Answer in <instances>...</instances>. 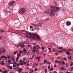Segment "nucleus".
<instances>
[{"instance_id": "54", "label": "nucleus", "mask_w": 73, "mask_h": 73, "mask_svg": "<svg viewBox=\"0 0 73 73\" xmlns=\"http://www.w3.org/2000/svg\"><path fill=\"white\" fill-rule=\"evenodd\" d=\"M7 67L8 69H9L10 68V67H9V66H8Z\"/></svg>"}, {"instance_id": "43", "label": "nucleus", "mask_w": 73, "mask_h": 73, "mask_svg": "<svg viewBox=\"0 0 73 73\" xmlns=\"http://www.w3.org/2000/svg\"><path fill=\"white\" fill-rule=\"evenodd\" d=\"M19 64L21 65H23V63L22 62H20V63H19Z\"/></svg>"}, {"instance_id": "35", "label": "nucleus", "mask_w": 73, "mask_h": 73, "mask_svg": "<svg viewBox=\"0 0 73 73\" xmlns=\"http://www.w3.org/2000/svg\"><path fill=\"white\" fill-rule=\"evenodd\" d=\"M66 51V50L65 49H62V51H63V52H65Z\"/></svg>"}, {"instance_id": "15", "label": "nucleus", "mask_w": 73, "mask_h": 73, "mask_svg": "<svg viewBox=\"0 0 73 73\" xmlns=\"http://www.w3.org/2000/svg\"><path fill=\"white\" fill-rule=\"evenodd\" d=\"M35 56V55H33V56H32V58H30V59L32 60L34 58V57Z\"/></svg>"}, {"instance_id": "22", "label": "nucleus", "mask_w": 73, "mask_h": 73, "mask_svg": "<svg viewBox=\"0 0 73 73\" xmlns=\"http://www.w3.org/2000/svg\"><path fill=\"white\" fill-rule=\"evenodd\" d=\"M4 30H0V33H3V32H4Z\"/></svg>"}, {"instance_id": "52", "label": "nucleus", "mask_w": 73, "mask_h": 73, "mask_svg": "<svg viewBox=\"0 0 73 73\" xmlns=\"http://www.w3.org/2000/svg\"><path fill=\"white\" fill-rule=\"evenodd\" d=\"M44 62H47V60H44Z\"/></svg>"}, {"instance_id": "29", "label": "nucleus", "mask_w": 73, "mask_h": 73, "mask_svg": "<svg viewBox=\"0 0 73 73\" xmlns=\"http://www.w3.org/2000/svg\"><path fill=\"white\" fill-rule=\"evenodd\" d=\"M47 69L46 68V69H45V72L47 73Z\"/></svg>"}, {"instance_id": "48", "label": "nucleus", "mask_w": 73, "mask_h": 73, "mask_svg": "<svg viewBox=\"0 0 73 73\" xmlns=\"http://www.w3.org/2000/svg\"><path fill=\"white\" fill-rule=\"evenodd\" d=\"M12 60H13V62H14L15 61V59H12Z\"/></svg>"}, {"instance_id": "40", "label": "nucleus", "mask_w": 73, "mask_h": 73, "mask_svg": "<svg viewBox=\"0 0 73 73\" xmlns=\"http://www.w3.org/2000/svg\"><path fill=\"white\" fill-rule=\"evenodd\" d=\"M61 58V57H58V58H57V59H60Z\"/></svg>"}, {"instance_id": "24", "label": "nucleus", "mask_w": 73, "mask_h": 73, "mask_svg": "<svg viewBox=\"0 0 73 73\" xmlns=\"http://www.w3.org/2000/svg\"><path fill=\"white\" fill-rule=\"evenodd\" d=\"M39 65V63H38L37 64H35V66H38Z\"/></svg>"}, {"instance_id": "30", "label": "nucleus", "mask_w": 73, "mask_h": 73, "mask_svg": "<svg viewBox=\"0 0 73 73\" xmlns=\"http://www.w3.org/2000/svg\"><path fill=\"white\" fill-rule=\"evenodd\" d=\"M63 52H62V51L61 50H59L58 51V53H63Z\"/></svg>"}, {"instance_id": "11", "label": "nucleus", "mask_w": 73, "mask_h": 73, "mask_svg": "<svg viewBox=\"0 0 73 73\" xmlns=\"http://www.w3.org/2000/svg\"><path fill=\"white\" fill-rule=\"evenodd\" d=\"M66 54L67 55H70V52L68 51H67L66 52Z\"/></svg>"}, {"instance_id": "55", "label": "nucleus", "mask_w": 73, "mask_h": 73, "mask_svg": "<svg viewBox=\"0 0 73 73\" xmlns=\"http://www.w3.org/2000/svg\"><path fill=\"white\" fill-rule=\"evenodd\" d=\"M16 64V62H14L13 63V65H15Z\"/></svg>"}, {"instance_id": "64", "label": "nucleus", "mask_w": 73, "mask_h": 73, "mask_svg": "<svg viewBox=\"0 0 73 73\" xmlns=\"http://www.w3.org/2000/svg\"><path fill=\"white\" fill-rule=\"evenodd\" d=\"M71 56H70V57H68V58L69 59H71Z\"/></svg>"}, {"instance_id": "47", "label": "nucleus", "mask_w": 73, "mask_h": 73, "mask_svg": "<svg viewBox=\"0 0 73 73\" xmlns=\"http://www.w3.org/2000/svg\"><path fill=\"white\" fill-rule=\"evenodd\" d=\"M53 70V68H51L49 70V71H50V70L52 71V70Z\"/></svg>"}, {"instance_id": "60", "label": "nucleus", "mask_w": 73, "mask_h": 73, "mask_svg": "<svg viewBox=\"0 0 73 73\" xmlns=\"http://www.w3.org/2000/svg\"><path fill=\"white\" fill-rule=\"evenodd\" d=\"M68 51H71L72 50V49H68Z\"/></svg>"}, {"instance_id": "37", "label": "nucleus", "mask_w": 73, "mask_h": 73, "mask_svg": "<svg viewBox=\"0 0 73 73\" xmlns=\"http://www.w3.org/2000/svg\"><path fill=\"white\" fill-rule=\"evenodd\" d=\"M32 51L33 52V53H35L36 51L35 50H32Z\"/></svg>"}, {"instance_id": "23", "label": "nucleus", "mask_w": 73, "mask_h": 73, "mask_svg": "<svg viewBox=\"0 0 73 73\" xmlns=\"http://www.w3.org/2000/svg\"><path fill=\"white\" fill-rule=\"evenodd\" d=\"M61 63V64H65V62H64V61H62Z\"/></svg>"}, {"instance_id": "4", "label": "nucleus", "mask_w": 73, "mask_h": 73, "mask_svg": "<svg viewBox=\"0 0 73 73\" xmlns=\"http://www.w3.org/2000/svg\"><path fill=\"white\" fill-rule=\"evenodd\" d=\"M51 12L52 11L51 9H50H50H48L45 11V13H46L47 14H50V16L52 17H53V16L55 15V14L54 15H53L52 14Z\"/></svg>"}, {"instance_id": "10", "label": "nucleus", "mask_w": 73, "mask_h": 73, "mask_svg": "<svg viewBox=\"0 0 73 73\" xmlns=\"http://www.w3.org/2000/svg\"><path fill=\"white\" fill-rule=\"evenodd\" d=\"M13 31L17 33H21V32H22V31H19L17 30H14Z\"/></svg>"}, {"instance_id": "12", "label": "nucleus", "mask_w": 73, "mask_h": 73, "mask_svg": "<svg viewBox=\"0 0 73 73\" xmlns=\"http://www.w3.org/2000/svg\"><path fill=\"white\" fill-rule=\"evenodd\" d=\"M5 12L6 13H9H9H11V11L9 12V11H8L7 10H6L5 11Z\"/></svg>"}, {"instance_id": "21", "label": "nucleus", "mask_w": 73, "mask_h": 73, "mask_svg": "<svg viewBox=\"0 0 73 73\" xmlns=\"http://www.w3.org/2000/svg\"><path fill=\"white\" fill-rule=\"evenodd\" d=\"M73 65V62H71L70 63V66H72Z\"/></svg>"}, {"instance_id": "16", "label": "nucleus", "mask_w": 73, "mask_h": 73, "mask_svg": "<svg viewBox=\"0 0 73 73\" xmlns=\"http://www.w3.org/2000/svg\"><path fill=\"white\" fill-rule=\"evenodd\" d=\"M39 49L38 48H37V49H36V53H39Z\"/></svg>"}, {"instance_id": "63", "label": "nucleus", "mask_w": 73, "mask_h": 73, "mask_svg": "<svg viewBox=\"0 0 73 73\" xmlns=\"http://www.w3.org/2000/svg\"><path fill=\"white\" fill-rule=\"evenodd\" d=\"M53 73H57L56 71H54L53 72Z\"/></svg>"}, {"instance_id": "26", "label": "nucleus", "mask_w": 73, "mask_h": 73, "mask_svg": "<svg viewBox=\"0 0 73 73\" xmlns=\"http://www.w3.org/2000/svg\"><path fill=\"white\" fill-rule=\"evenodd\" d=\"M58 49H62L63 48L62 47H58Z\"/></svg>"}, {"instance_id": "19", "label": "nucleus", "mask_w": 73, "mask_h": 73, "mask_svg": "<svg viewBox=\"0 0 73 73\" xmlns=\"http://www.w3.org/2000/svg\"><path fill=\"white\" fill-rule=\"evenodd\" d=\"M19 58L18 57H17V58H16V62H18L19 60H18Z\"/></svg>"}, {"instance_id": "45", "label": "nucleus", "mask_w": 73, "mask_h": 73, "mask_svg": "<svg viewBox=\"0 0 73 73\" xmlns=\"http://www.w3.org/2000/svg\"><path fill=\"white\" fill-rule=\"evenodd\" d=\"M48 68L49 69L50 68V66H48Z\"/></svg>"}, {"instance_id": "36", "label": "nucleus", "mask_w": 73, "mask_h": 73, "mask_svg": "<svg viewBox=\"0 0 73 73\" xmlns=\"http://www.w3.org/2000/svg\"><path fill=\"white\" fill-rule=\"evenodd\" d=\"M21 56V54L20 53H19L17 55V56Z\"/></svg>"}, {"instance_id": "31", "label": "nucleus", "mask_w": 73, "mask_h": 73, "mask_svg": "<svg viewBox=\"0 0 73 73\" xmlns=\"http://www.w3.org/2000/svg\"><path fill=\"white\" fill-rule=\"evenodd\" d=\"M7 58H8V59H9L11 58V56H8Z\"/></svg>"}, {"instance_id": "5", "label": "nucleus", "mask_w": 73, "mask_h": 73, "mask_svg": "<svg viewBox=\"0 0 73 73\" xmlns=\"http://www.w3.org/2000/svg\"><path fill=\"white\" fill-rule=\"evenodd\" d=\"M4 54H6L7 53V51H6V49L4 48V49H3V48H1L0 49V54L3 53Z\"/></svg>"}, {"instance_id": "1", "label": "nucleus", "mask_w": 73, "mask_h": 73, "mask_svg": "<svg viewBox=\"0 0 73 73\" xmlns=\"http://www.w3.org/2000/svg\"><path fill=\"white\" fill-rule=\"evenodd\" d=\"M26 36L27 37H29V38L33 39L34 40H40V36L37 34H33L31 33H25Z\"/></svg>"}, {"instance_id": "44", "label": "nucleus", "mask_w": 73, "mask_h": 73, "mask_svg": "<svg viewBox=\"0 0 73 73\" xmlns=\"http://www.w3.org/2000/svg\"><path fill=\"white\" fill-rule=\"evenodd\" d=\"M22 63L24 64H26V62L24 61Z\"/></svg>"}, {"instance_id": "20", "label": "nucleus", "mask_w": 73, "mask_h": 73, "mask_svg": "<svg viewBox=\"0 0 73 73\" xmlns=\"http://www.w3.org/2000/svg\"><path fill=\"white\" fill-rule=\"evenodd\" d=\"M8 32H9L10 33H11L12 31V29H9V30Z\"/></svg>"}, {"instance_id": "53", "label": "nucleus", "mask_w": 73, "mask_h": 73, "mask_svg": "<svg viewBox=\"0 0 73 73\" xmlns=\"http://www.w3.org/2000/svg\"><path fill=\"white\" fill-rule=\"evenodd\" d=\"M62 69L63 70H64V67L62 66Z\"/></svg>"}, {"instance_id": "32", "label": "nucleus", "mask_w": 73, "mask_h": 73, "mask_svg": "<svg viewBox=\"0 0 73 73\" xmlns=\"http://www.w3.org/2000/svg\"><path fill=\"white\" fill-rule=\"evenodd\" d=\"M27 50H26V49L25 48H24V49H23V51H24V52H25Z\"/></svg>"}, {"instance_id": "59", "label": "nucleus", "mask_w": 73, "mask_h": 73, "mask_svg": "<svg viewBox=\"0 0 73 73\" xmlns=\"http://www.w3.org/2000/svg\"><path fill=\"white\" fill-rule=\"evenodd\" d=\"M10 68L11 69L12 68V67L10 66Z\"/></svg>"}, {"instance_id": "14", "label": "nucleus", "mask_w": 73, "mask_h": 73, "mask_svg": "<svg viewBox=\"0 0 73 73\" xmlns=\"http://www.w3.org/2000/svg\"><path fill=\"white\" fill-rule=\"evenodd\" d=\"M18 70L19 71V73H21V72L22 70V69L21 68H19Z\"/></svg>"}, {"instance_id": "6", "label": "nucleus", "mask_w": 73, "mask_h": 73, "mask_svg": "<svg viewBox=\"0 0 73 73\" xmlns=\"http://www.w3.org/2000/svg\"><path fill=\"white\" fill-rule=\"evenodd\" d=\"M19 13L21 14L25 13H26V9L25 8H21L19 10Z\"/></svg>"}, {"instance_id": "17", "label": "nucleus", "mask_w": 73, "mask_h": 73, "mask_svg": "<svg viewBox=\"0 0 73 73\" xmlns=\"http://www.w3.org/2000/svg\"><path fill=\"white\" fill-rule=\"evenodd\" d=\"M4 62V61H2V63H1V64L2 65H5V63Z\"/></svg>"}, {"instance_id": "38", "label": "nucleus", "mask_w": 73, "mask_h": 73, "mask_svg": "<svg viewBox=\"0 0 73 73\" xmlns=\"http://www.w3.org/2000/svg\"><path fill=\"white\" fill-rule=\"evenodd\" d=\"M23 62V60H20L19 61V63H20L21 62Z\"/></svg>"}, {"instance_id": "42", "label": "nucleus", "mask_w": 73, "mask_h": 73, "mask_svg": "<svg viewBox=\"0 0 73 73\" xmlns=\"http://www.w3.org/2000/svg\"><path fill=\"white\" fill-rule=\"evenodd\" d=\"M41 57H40H40H37V60H40V58Z\"/></svg>"}, {"instance_id": "18", "label": "nucleus", "mask_w": 73, "mask_h": 73, "mask_svg": "<svg viewBox=\"0 0 73 73\" xmlns=\"http://www.w3.org/2000/svg\"><path fill=\"white\" fill-rule=\"evenodd\" d=\"M2 72L3 73H7V70H5L4 71H3Z\"/></svg>"}, {"instance_id": "49", "label": "nucleus", "mask_w": 73, "mask_h": 73, "mask_svg": "<svg viewBox=\"0 0 73 73\" xmlns=\"http://www.w3.org/2000/svg\"><path fill=\"white\" fill-rule=\"evenodd\" d=\"M16 66V65H13V67L14 68Z\"/></svg>"}, {"instance_id": "28", "label": "nucleus", "mask_w": 73, "mask_h": 73, "mask_svg": "<svg viewBox=\"0 0 73 73\" xmlns=\"http://www.w3.org/2000/svg\"><path fill=\"white\" fill-rule=\"evenodd\" d=\"M58 61L57 60H56V61H55V63H58Z\"/></svg>"}, {"instance_id": "13", "label": "nucleus", "mask_w": 73, "mask_h": 73, "mask_svg": "<svg viewBox=\"0 0 73 73\" xmlns=\"http://www.w3.org/2000/svg\"><path fill=\"white\" fill-rule=\"evenodd\" d=\"M71 23L70 22H66V25L68 26H69L70 25Z\"/></svg>"}, {"instance_id": "62", "label": "nucleus", "mask_w": 73, "mask_h": 73, "mask_svg": "<svg viewBox=\"0 0 73 73\" xmlns=\"http://www.w3.org/2000/svg\"><path fill=\"white\" fill-rule=\"evenodd\" d=\"M37 68H35V71L36 72L37 71Z\"/></svg>"}, {"instance_id": "51", "label": "nucleus", "mask_w": 73, "mask_h": 73, "mask_svg": "<svg viewBox=\"0 0 73 73\" xmlns=\"http://www.w3.org/2000/svg\"><path fill=\"white\" fill-rule=\"evenodd\" d=\"M30 72H33V70H30Z\"/></svg>"}, {"instance_id": "3", "label": "nucleus", "mask_w": 73, "mask_h": 73, "mask_svg": "<svg viewBox=\"0 0 73 73\" xmlns=\"http://www.w3.org/2000/svg\"><path fill=\"white\" fill-rule=\"evenodd\" d=\"M31 25H33V27H34V29L38 30H39L40 29V28H39L40 27H42V26L41 23H38V25L35 24L33 23Z\"/></svg>"}, {"instance_id": "61", "label": "nucleus", "mask_w": 73, "mask_h": 73, "mask_svg": "<svg viewBox=\"0 0 73 73\" xmlns=\"http://www.w3.org/2000/svg\"><path fill=\"white\" fill-rule=\"evenodd\" d=\"M23 53V51L22 50H21L20 51V53Z\"/></svg>"}, {"instance_id": "41", "label": "nucleus", "mask_w": 73, "mask_h": 73, "mask_svg": "<svg viewBox=\"0 0 73 73\" xmlns=\"http://www.w3.org/2000/svg\"><path fill=\"white\" fill-rule=\"evenodd\" d=\"M71 31L73 32V27H72L71 29Z\"/></svg>"}, {"instance_id": "50", "label": "nucleus", "mask_w": 73, "mask_h": 73, "mask_svg": "<svg viewBox=\"0 0 73 73\" xmlns=\"http://www.w3.org/2000/svg\"><path fill=\"white\" fill-rule=\"evenodd\" d=\"M17 66H20V64L19 63L17 64Z\"/></svg>"}, {"instance_id": "8", "label": "nucleus", "mask_w": 73, "mask_h": 73, "mask_svg": "<svg viewBox=\"0 0 73 73\" xmlns=\"http://www.w3.org/2000/svg\"><path fill=\"white\" fill-rule=\"evenodd\" d=\"M14 3H15V1H13L10 2V3H9V5H10V6H12Z\"/></svg>"}, {"instance_id": "25", "label": "nucleus", "mask_w": 73, "mask_h": 73, "mask_svg": "<svg viewBox=\"0 0 73 73\" xmlns=\"http://www.w3.org/2000/svg\"><path fill=\"white\" fill-rule=\"evenodd\" d=\"M58 5V3H56V2L55 3V5H56V6H57Z\"/></svg>"}, {"instance_id": "34", "label": "nucleus", "mask_w": 73, "mask_h": 73, "mask_svg": "<svg viewBox=\"0 0 73 73\" xmlns=\"http://www.w3.org/2000/svg\"><path fill=\"white\" fill-rule=\"evenodd\" d=\"M36 46H34L33 47V48L34 49H36Z\"/></svg>"}, {"instance_id": "56", "label": "nucleus", "mask_w": 73, "mask_h": 73, "mask_svg": "<svg viewBox=\"0 0 73 73\" xmlns=\"http://www.w3.org/2000/svg\"><path fill=\"white\" fill-rule=\"evenodd\" d=\"M28 46L30 48H31V46L30 45H28Z\"/></svg>"}, {"instance_id": "2", "label": "nucleus", "mask_w": 73, "mask_h": 73, "mask_svg": "<svg viewBox=\"0 0 73 73\" xmlns=\"http://www.w3.org/2000/svg\"><path fill=\"white\" fill-rule=\"evenodd\" d=\"M50 9H51V13L52 15H54L55 14L56 11L60 10V8L59 7L52 6L50 7Z\"/></svg>"}, {"instance_id": "27", "label": "nucleus", "mask_w": 73, "mask_h": 73, "mask_svg": "<svg viewBox=\"0 0 73 73\" xmlns=\"http://www.w3.org/2000/svg\"><path fill=\"white\" fill-rule=\"evenodd\" d=\"M61 62H62L60 60H58V64H60L61 63Z\"/></svg>"}, {"instance_id": "57", "label": "nucleus", "mask_w": 73, "mask_h": 73, "mask_svg": "<svg viewBox=\"0 0 73 73\" xmlns=\"http://www.w3.org/2000/svg\"><path fill=\"white\" fill-rule=\"evenodd\" d=\"M44 47H43V46H42V50H44Z\"/></svg>"}, {"instance_id": "33", "label": "nucleus", "mask_w": 73, "mask_h": 73, "mask_svg": "<svg viewBox=\"0 0 73 73\" xmlns=\"http://www.w3.org/2000/svg\"><path fill=\"white\" fill-rule=\"evenodd\" d=\"M18 52V51H15V52H14V54H15L17 53Z\"/></svg>"}, {"instance_id": "58", "label": "nucleus", "mask_w": 73, "mask_h": 73, "mask_svg": "<svg viewBox=\"0 0 73 73\" xmlns=\"http://www.w3.org/2000/svg\"><path fill=\"white\" fill-rule=\"evenodd\" d=\"M48 49L49 50H51V48H48Z\"/></svg>"}, {"instance_id": "46", "label": "nucleus", "mask_w": 73, "mask_h": 73, "mask_svg": "<svg viewBox=\"0 0 73 73\" xmlns=\"http://www.w3.org/2000/svg\"><path fill=\"white\" fill-rule=\"evenodd\" d=\"M8 62H11V60H9L8 61Z\"/></svg>"}, {"instance_id": "9", "label": "nucleus", "mask_w": 73, "mask_h": 73, "mask_svg": "<svg viewBox=\"0 0 73 73\" xmlns=\"http://www.w3.org/2000/svg\"><path fill=\"white\" fill-rule=\"evenodd\" d=\"M7 58V56H6L5 55H4L3 56H1V57H0V60H2V58Z\"/></svg>"}, {"instance_id": "7", "label": "nucleus", "mask_w": 73, "mask_h": 73, "mask_svg": "<svg viewBox=\"0 0 73 73\" xmlns=\"http://www.w3.org/2000/svg\"><path fill=\"white\" fill-rule=\"evenodd\" d=\"M18 47L21 46V48H25L26 46H24V43L23 42H20L19 44L18 45H17Z\"/></svg>"}, {"instance_id": "39", "label": "nucleus", "mask_w": 73, "mask_h": 73, "mask_svg": "<svg viewBox=\"0 0 73 73\" xmlns=\"http://www.w3.org/2000/svg\"><path fill=\"white\" fill-rule=\"evenodd\" d=\"M68 63H66V66L67 67V68L68 67Z\"/></svg>"}]
</instances>
